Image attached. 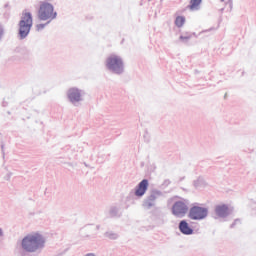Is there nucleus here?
I'll return each instance as SVG.
<instances>
[{
    "label": "nucleus",
    "mask_w": 256,
    "mask_h": 256,
    "mask_svg": "<svg viewBox=\"0 0 256 256\" xmlns=\"http://www.w3.org/2000/svg\"><path fill=\"white\" fill-rule=\"evenodd\" d=\"M20 247L22 249L21 256H29L28 253L39 256L45 249V237L39 233L28 234L22 239Z\"/></svg>",
    "instance_id": "nucleus-1"
},
{
    "label": "nucleus",
    "mask_w": 256,
    "mask_h": 256,
    "mask_svg": "<svg viewBox=\"0 0 256 256\" xmlns=\"http://www.w3.org/2000/svg\"><path fill=\"white\" fill-rule=\"evenodd\" d=\"M105 68L113 75H123L125 73V62L123 57L117 54H110L104 61Z\"/></svg>",
    "instance_id": "nucleus-2"
},
{
    "label": "nucleus",
    "mask_w": 256,
    "mask_h": 256,
    "mask_svg": "<svg viewBox=\"0 0 256 256\" xmlns=\"http://www.w3.org/2000/svg\"><path fill=\"white\" fill-rule=\"evenodd\" d=\"M32 27H33V14H31V12L24 11L18 23L19 39H27V37H29V33H31Z\"/></svg>",
    "instance_id": "nucleus-3"
},
{
    "label": "nucleus",
    "mask_w": 256,
    "mask_h": 256,
    "mask_svg": "<svg viewBox=\"0 0 256 256\" xmlns=\"http://www.w3.org/2000/svg\"><path fill=\"white\" fill-rule=\"evenodd\" d=\"M38 19L39 21L50 22H52L53 19H57V12H55L53 4L49 2H42L38 10Z\"/></svg>",
    "instance_id": "nucleus-4"
},
{
    "label": "nucleus",
    "mask_w": 256,
    "mask_h": 256,
    "mask_svg": "<svg viewBox=\"0 0 256 256\" xmlns=\"http://www.w3.org/2000/svg\"><path fill=\"white\" fill-rule=\"evenodd\" d=\"M187 211H189V200L187 199L182 198L181 200L176 201L172 206V215L179 219L185 217Z\"/></svg>",
    "instance_id": "nucleus-5"
},
{
    "label": "nucleus",
    "mask_w": 256,
    "mask_h": 256,
    "mask_svg": "<svg viewBox=\"0 0 256 256\" xmlns=\"http://www.w3.org/2000/svg\"><path fill=\"white\" fill-rule=\"evenodd\" d=\"M208 215L209 209L201 206H192L188 213V217L192 221H203V219H207Z\"/></svg>",
    "instance_id": "nucleus-6"
},
{
    "label": "nucleus",
    "mask_w": 256,
    "mask_h": 256,
    "mask_svg": "<svg viewBox=\"0 0 256 256\" xmlns=\"http://www.w3.org/2000/svg\"><path fill=\"white\" fill-rule=\"evenodd\" d=\"M159 197H165V194L161 190L153 189L148 197L143 201V207L145 209H153L157 205L156 201Z\"/></svg>",
    "instance_id": "nucleus-7"
},
{
    "label": "nucleus",
    "mask_w": 256,
    "mask_h": 256,
    "mask_svg": "<svg viewBox=\"0 0 256 256\" xmlns=\"http://www.w3.org/2000/svg\"><path fill=\"white\" fill-rule=\"evenodd\" d=\"M67 97L74 107H79V103L83 101V90H79L78 88H70L67 92Z\"/></svg>",
    "instance_id": "nucleus-8"
},
{
    "label": "nucleus",
    "mask_w": 256,
    "mask_h": 256,
    "mask_svg": "<svg viewBox=\"0 0 256 256\" xmlns=\"http://www.w3.org/2000/svg\"><path fill=\"white\" fill-rule=\"evenodd\" d=\"M147 189H149V180L143 179L136 186L134 195L136 197H143V195H145V193H147Z\"/></svg>",
    "instance_id": "nucleus-9"
},
{
    "label": "nucleus",
    "mask_w": 256,
    "mask_h": 256,
    "mask_svg": "<svg viewBox=\"0 0 256 256\" xmlns=\"http://www.w3.org/2000/svg\"><path fill=\"white\" fill-rule=\"evenodd\" d=\"M215 215L219 217L220 219H226V217H229L231 215V211L229 210V206L226 204H221L215 206Z\"/></svg>",
    "instance_id": "nucleus-10"
},
{
    "label": "nucleus",
    "mask_w": 256,
    "mask_h": 256,
    "mask_svg": "<svg viewBox=\"0 0 256 256\" xmlns=\"http://www.w3.org/2000/svg\"><path fill=\"white\" fill-rule=\"evenodd\" d=\"M178 229L180 233H182V235H193V232H194L193 228L189 226V223L187 222V220H181L179 222Z\"/></svg>",
    "instance_id": "nucleus-11"
},
{
    "label": "nucleus",
    "mask_w": 256,
    "mask_h": 256,
    "mask_svg": "<svg viewBox=\"0 0 256 256\" xmlns=\"http://www.w3.org/2000/svg\"><path fill=\"white\" fill-rule=\"evenodd\" d=\"M202 0H190L189 9L191 11H199V6L201 5Z\"/></svg>",
    "instance_id": "nucleus-12"
},
{
    "label": "nucleus",
    "mask_w": 256,
    "mask_h": 256,
    "mask_svg": "<svg viewBox=\"0 0 256 256\" xmlns=\"http://www.w3.org/2000/svg\"><path fill=\"white\" fill-rule=\"evenodd\" d=\"M104 237H106L107 239H111L112 241H115V240L119 239V234H117L113 231H107L104 233Z\"/></svg>",
    "instance_id": "nucleus-13"
},
{
    "label": "nucleus",
    "mask_w": 256,
    "mask_h": 256,
    "mask_svg": "<svg viewBox=\"0 0 256 256\" xmlns=\"http://www.w3.org/2000/svg\"><path fill=\"white\" fill-rule=\"evenodd\" d=\"M174 23L178 28L183 27L185 25V16H177Z\"/></svg>",
    "instance_id": "nucleus-14"
},
{
    "label": "nucleus",
    "mask_w": 256,
    "mask_h": 256,
    "mask_svg": "<svg viewBox=\"0 0 256 256\" xmlns=\"http://www.w3.org/2000/svg\"><path fill=\"white\" fill-rule=\"evenodd\" d=\"M110 217H119V207L118 206H111L109 209Z\"/></svg>",
    "instance_id": "nucleus-15"
},
{
    "label": "nucleus",
    "mask_w": 256,
    "mask_h": 256,
    "mask_svg": "<svg viewBox=\"0 0 256 256\" xmlns=\"http://www.w3.org/2000/svg\"><path fill=\"white\" fill-rule=\"evenodd\" d=\"M49 23H51V21H48L44 24H37L36 31H43V29H45V27H47V25H49Z\"/></svg>",
    "instance_id": "nucleus-16"
},
{
    "label": "nucleus",
    "mask_w": 256,
    "mask_h": 256,
    "mask_svg": "<svg viewBox=\"0 0 256 256\" xmlns=\"http://www.w3.org/2000/svg\"><path fill=\"white\" fill-rule=\"evenodd\" d=\"M3 37H5V26L3 24H0V43L3 41Z\"/></svg>",
    "instance_id": "nucleus-17"
},
{
    "label": "nucleus",
    "mask_w": 256,
    "mask_h": 256,
    "mask_svg": "<svg viewBox=\"0 0 256 256\" xmlns=\"http://www.w3.org/2000/svg\"><path fill=\"white\" fill-rule=\"evenodd\" d=\"M168 185H171V180L166 179V180L163 181V183L161 184L160 187H161V189H167Z\"/></svg>",
    "instance_id": "nucleus-18"
},
{
    "label": "nucleus",
    "mask_w": 256,
    "mask_h": 256,
    "mask_svg": "<svg viewBox=\"0 0 256 256\" xmlns=\"http://www.w3.org/2000/svg\"><path fill=\"white\" fill-rule=\"evenodd\" d=\"M189 39H191V35H181L180 36V41H184V43H187V41H189Z\"/></svg>",
    "instance_id": "nucleus-19"
},
{
    "label": "nucleus",
    "mask_w": 256,
    "mask_h": 256,
    "mask_svg": "<svg viewBox=\"0 0 256 256\" xmlns=\"http://www.w3.org/2000/svg\"><path fill=\"white\" fill-rule=\"evenodd\" d=\"M237 223H241V220L235 219L234 222L230 225V229H234V227H235V225H237Z\"/></svg>",
    "instance_id": "nucleus-20"
},
{
    "label": "nucleus",
    "mask_w": 256,
    "mask_h": 256,
    "mask_svg": "<svg viewBox=\"0 0 256 256\" xmlns=\"http://www.w3.org/2000/svg\"><path fill=\"white\" fill-rule=\"evenodd\" d=\"M194 186L199 187V180L194 181Z\"/></svg>",
    "instance_id": "nucleus-21"
},
{
    "label": "nucleus",
    "mask_w": 256,
    "mask_h": 256,
    "mask_svg": "<svg viewBox=\"0 0 256 256\" xmlns=\"http://www.w3.org/2000/svg\"><path fill=\"white\" fill-rule=\"evenodd\" d=\"M4 233H3V229L0 228V237H3Z\"/></svg>",
    "instance_id": "nucleus-22"
},
{
    "label": "nucleus",
    "mask_w": 256,
    "mask_h": 256,
    "mask_svg": "<svg viewBox=\"0 0 256 256\" xmlns=\"http://www.w3.org/2000/svg\"><path fill=\"white\" fill-rule=\"evenodd\" d=\"M85 256H95V253H88Z\"/></svg>",
    "instance_id": "nucleus-23"
},
{
    "label": "nucleus",
    "mask_w": 256,
    "mask_h": 256,
    "mask_svg": "<svg viewBox=\"0 0 256 256\" xmlns=\"http://www.w3.org/2000/svg\"><path fill=\"white\" fill-rule=\"evenodd\" d=\"M1 149L3 151V149H5V145L4 144H1Z\"/></svg>",
    "instance_id": "nucleus-24"
},
{
    "label": "nucleus",
    "mask_w": 256,
    "mask_h": 256,
    "mask_svg": "<svg viewBox=\"0 0 256 256\" xmlns=\"http://www.w3.org/2000/svg\"><path fill=\"white\" fill-rule=\"evenodd\" d=\"M230 9H233V2L230 3Z\"/></svg>",
    "instance_id": "nucleus-25"
},
{
    "label": "nucleus",
    "mask_w": 256,
    "mask_h": 256,
    "mask_svg": "<svg viewBox=\"0 0 256 256\" xmlns=\"http://www.w3.org/2000/svg\"><path fill=\"white\" fill-rule=\"evenodd\" d=\"M4 7H5V8L9 7V3L5 4Z\"/></svg>",
    "instance_id": "nucleus-26"
},
{
    "label": "nucleus",
    "mask_w": 256,
    "mask_h": 256,
    "mask_svg": "<svg viewBox=\"0 0 256 256\" xmlns=\"http://www.w3.org/2000/svg\"><path fill=\"white\" fill-rule=\"evenodd\" d=\"M222 3L225 1V0H220Z\"/></svg>",
    "instance_id": "nucleus-27"
}]
</instances>
